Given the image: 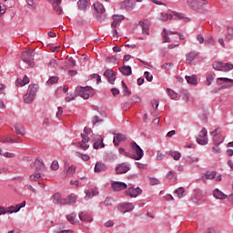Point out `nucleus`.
Returning a JSON list of instances; mask_svg holds the SVG:
<instances>
[{"instance_id":"nucleus-39","label":"nucleus","mask_w":233,"mask_h":233,"mask_svg":"<svg viewBox=\"0 0 233 233\" xmlns=\"http://www.w3.org/2000/svg\"><path fill=\"white\" fill-rule=\"evenodd\" d=\"M174 19V15H170V14H167V13H161L160 14V17L159 20L160 21H168V20H172Z\"/></svg>"},{"instance_id":"nucleus-52","label":"nucleus","mask_w":233,"mask_h":233,"mask_svg":"<svg viewBox=\"0 0 233 233\" xmlns=\"http://www.w3.org/2000/svg\"><path fill=\"white\" fill-rule=\"evenodd\" d=\"M76 157H81V159H83V161H89L90 160V156L86 155V154H81L79 152L76 153Z\"/></svg>"},{"instance_id":"nucleus-63","label":"nucleus","mask_w":233,"mask_h":233,"mask_svg":"<svg viewBox=\"0 0 233 233\" xmlns=\"http://www.w3.org/2000/svg\"><path fill=\"white\" fill-rule=\"evenodd\" d=\"M104 205L106 207H110V205H112V198H106V200L104 201Z\"/></svg>"},{"instance_id":"nucleus-2","label":"nucleus","mask_w":233,"mask_h":233,"mask_svg":"<svg viewBox=\"0 0 233 233\" xmlns=\"http://www.w3.org/2000/svg\"><path fill=\"white\" fill-rule=\"evenodd\" d=\"M76 94L83 97V99H88V97L94 96V88L91 86H80L76 89Z\"/></svg>"},{"instance_id":"nucleus-38","label":"nucleus","mask_w":233,"mask_h":233,"mask_svg":"<svg viewBox=\"0 0 233 233\" xmlns=\"http://www.w3.org/2000/svg\"><path fill=\"white\" fill-rule=\"evenodd\" d=\"M67 177H72L76 174V166L66 165Z\"/></svg>"},{"instance_id":"nucleus-7","label":"nucleus","mask_w":233,"mask_h":233,"mask_svg":"<svg viewBox=\"0 0 233 233\" xmlns=\"http://www.w3.org/2000/svg\"><path fill=\"white\" fill-rule=\"evenodd\" d=\"M187 5L191 8L198 10V8H203V6L208 5V2H207V0H187Z\"/></svg>"},{"instance_id":"nucleus-14","label":"nucleus","mask_w":233,"mask_h":233,"mask_svg":"<svg viewBox=\"0 0 233 233\" xmlns=\"http://www.w3.org/2000/svg\"><path fill=\"white\" fill-rule=\"evenodd\" d=\"M121 141H127V136L121 133L115 134L113 138V143L115 147H119V143H121Z\"/></svg>"},{"instance_id":"nucleus-8","label":"nucleus","mask_w":233,"mask_h":233,"mask_svg":"<svg viewBox=\"0 0 233 233\" xmlns=\"http://www.w3.org/2000/svg\"><path fill=\"white\" fill-rule=\"evenodd\" d=\"M207 128L203 127L202 130L198 134V137L197 138V142L198 145H208V137H207Z\"/></svg>"},{"instance_id":"nucleus-59","label":"nucleus","mask_w":233,"mask_h":233,"mask_svg":"<svg viewBox=\"0 0 233 233\" xmlns=\"http://www.w3.org/2000/svg\"><path fill=\"white\" fill-rule=\"evenodd\" d=\"M144 76H145L147 81H148V82H150V81H152V79H154V76L152 75L150 76V73L148 71H146L144 73Z\"/></svg>"},{"instance_id":"nucleus-17","label":"nucleus","mask_w":233,"mask_h":233,"mask_svg":"<svg viewBox=\"0 0 233 233\" xmlns=\"http://www.w3.org/2000/svg\"><path fill=\"white\" fill-rule=\"evenodd\" d=\"M130 170V167L127 165L126 163H122L116 167V174H127Z\"/></svg>"},{"instance_id":"nucleus-27","label":"nucleus","mask_w":233,"mask_h":233,"mask_svg":"<svg viewBox=\"0 0 233 233\" xmlns=\"http://www.w3.org/2000/svg\"><path fill=\"white\" fill-rule=\"evenodd\" d=\"M124 19H125V16H123V15H113V22L111 24V26L113 28H116L117 25H119V23H121V21H123Z\"/></svg>"},{"instance_id":"nucleus-57","label":"nucleus","mask_w":233,"mask_h":233,"mask_svg":"<svg viewBox=\"0 0 233 233\" xmlns=\"http://www.w3.org/2000/svg\"><path fill=\"white\" fill-rule=\"evenodd\" d=\"M118 152H119V154H121V156H125L126 157H132V154L126 152L125 148H123V147H120L118 149Z\"/></svg>"},{"instance_id":"nucleus-43","label":"nucleus","mask_w":233,"mask_h":233,"mask_svg":"<svg viewBox=\"0 0 233 233\" xmlns=\"http://www.w3.org/2000/svg\"><path fill=\"white\" fill-rule=\"evenodd\" d=\"M186 80L189 85H198V77L196 76H186Z\"/></svg>"},{"instance_id":"nucleus-64","label":"nucleus","mask_w":233,"mask_h":233,"mask_svg":"<svg viewBox=\"0 0 233 233\" xmlns=\"http://www.w3.org/2000/svg\"><path fill=\"white\" fill-rule=\"evenodd\" d=\"M63 116V107L58 106V111L56 112V117H61Z\"/></svg>"},{"instance_id":"nucleus-44","label":"nucleus","mask_w":233,"mask_h":233,"mask_svg":"<svg viewBox=\"0 0 233 233\" xmlns=\"http://www.w3.org/2000/svg\"><path fill=\"white\" fill-rule=\"evenodd\" d=\"M40 177H41V173H38L37 171H35V173L29 176V181H31V183H34L35 181H37V179H40Z\"/></svg>"},{"instance_id":"nucleus-48","label":"nucleus","mask_w":233,"mask_h":233,"mask_svg":"<svg viewBox=\"0 0 233 233\" xmlns=\"http://www.w3.org/2000/svg\"><path fill=\"white\" fill-rule=\"evenodd\" d=\"M228 41H232L233 39V27L228 26V34L226 35Z\"/></svg>"},{"instance_id":"nucleus-9","label":"nucleus","mask_w":233,"mask_h":233,"mask_svg":"<svg viewBox=\"0 0 233 233\" xmlns=\"http://www.w3.org/2000/svg\"><path fill=\"white\" fill-rule=\"evenodd\" d=\"M94 148L97 150L98 148H105V143H103V137L99 135H93Z\"/></svg>"},{"instance_id":"nucleus-62","label":"nucleus","mask_w":233,"mask_h":233,"mask_svg":"<svg viewBox=\"0 0 233 233\" xmlns=\"http://www.w3.org/2000/svg\"><path fill=\"white\" fill-rule=\"evenodd\" d=\"M6 13V5L5 4H0V14L3 15Z\"/></svg>"},{"instance_id":"nucleus-36","label":"nucleus","mask_w":233,"mask_h":233,"mask_svg":"<svg viewBox=\"0 0 233 233\" xmlns=\"http://www.w3.org/2000/svg\"><path fill=\"white\" fill-rule=\"evenodd\" d=\"M76 218H77V213L76 212H73L66 216V219L69 223H71V225H76V223H77Z\"/></svg>"},{"instance_id":"nucleus-55","label":"nucleus","mask_w":233,"mask_h":233,"mask_svg":"<svg viewBox=\"0 0 233 233\" xmlns=\"http://www.w3.org/2000/svg\"><path fill=\"white\" fill-rule=\"evenodd\" d=\"M167 92L171 99H177V93H176L174 90L167 88Z\"/></svg>"},{"instance_id":"nucleus-29","label":"nucleus","mask_w":233,"mask_h":233,"mask_svg":"<svg viewBox=\"0 0 233 233\" xmlns=\"http://www.w3.org/2000/svg\"><path fill=\"white\" fill-rule=\"evenodd\" d=\"M217 176L216 171H207L202 177L203 181H207V179H215Z\"/></svg>"},{"instance_id":"nucleus-61","label":"nucleus","mask_w":233,"mask_h":233,"mask_svg":"<svg viewBox=\"0 0 233 233\" xmlns=\"http://www.w3.org/2000/svg\"><path fill=\"white\" fill-rule=\"evenodd\" d=\"M163 159H165V155L161 151H157V161H161Z\"/></svg>"},{"instance_id":"nucleus-46","label":"nucleus","mask_w":233,"mask_h":233,"mask_svg":"<svg viewBox=\"0 0 233 233\" xmlns=\"http://www.w3.org/2000/svg\"><path fill=\"white\" fill-rule=\"evenodd\" d=\"M175 19L180 20V21H186V23H188V21H190L188 17H185L184 14H179V13L175 14Z\"/></svg>"},{"instance_id":"nucleus-31","label":"nucleus","mask_w":233,"mask_h":233,"mask_svg":"<svg viewBox=\"0 0 233 233\" xmlns=\"http://www.w3.org/2000/svg\"><path fill=\"white\" fill-rule=\"evenodd\" d=\"M106 170V165L102 162H96L95 165V172H105Z\"/></svg>"},{"instance_id":"nucleus-10","label":"nucleus","mask_w":233,"mask_h":233,"mask_svg":"<svg viewBox=\"0 0 233 233\" xmlns=\"http://www.w3.org/2000/svg\"><path fill=\"white\" fill-rule=\"evenodd\" d=\"M52 201L54 205H68V201L66 200V198H62L61 194L59 193H55L52 196Z\"/></svg>"},{"instance_id":"nucleus-12","label":"nucleus","mask_w":233,"mask_h":233,"mask_svg":"<svg viewBox=\"0 0 233 233\" xmlns=\"http://www.w3.org/2000/svg\"><path fill=\"white\" fill-rule=\"evenodd\" d=\"M26 202L23 201L20 204H17L15 206H11L8 208V209H5V214L6 212H9V214H14V212H19V210H21V208H23L24 207H25Z\"/></svg>"},{"instance_id":"nucleus-41","label":"nucleus","mask_w":233,"mask_h":233,"mask_svg":"<svg viewBox=\"0 0 233 233\" xmlns=\"http://www.w3.org/2000/svg\"><path fill=\"white\" fill-rule=\"evenodd\" d=\"M66 199L67 201V205H76V202L77 201V196L71 194Z\"/></svg>"},{"instance_id":"nucleus-35","label":"nucleus","mask_w":233,"mask_h":233,"mask_svg":"<svg viewBox=\"0 0 233 233\" xmlns=\"http://www.w3.org/2000/svg\"><path fill=\"white\" fill-rule=\"evenodd\" d=\"M37 85L34 84L28 86L26 94H29L30 96H34L35 97L37 94Z\"/></svg>"},{"instance_id":"nucleus-22","label":"nucleus","mask_w":233,"mask_h":233,"mask_svg":"<svg viewBox=\"0 0 233 233\" xmlns=\"http://www.w3.org/2000/svg\"><path fill=\"white\" fill-rule=\"evenodd\" d=\"M213 197L216 198V199H227V198H228L227 194L223 193V191L218 188L213 190Z\"/></svg>"},{"instance_id":"nucleus-53","label":"nucleus","mask_w":233,"mask_h":233,"mask_svg":"<svg viewBox=\"0 0 233 233\" xmlns=\"http://www.w3.org/2000/svg\"><path fill=\"white\" fill-rule=\"evenodd\" d=\"M49 68H56L57 66V60L56 58H51L47 64Z\"/></svg>"},{"instance_id":"nucleus-60","label":"nucleus","mask_w":233,"mask_h":233,"mask_svg":"<svg viewBox=\"0 0 233 233\" xmlns=\"http://www.w3.org/2000/svg\"><path fill=\"white\" fill-rule=\"evenodd\" d=\"M122 85L124 86L125 96H130L132 93L130 92V90H128V86H127V84H125V82H122Z\"/></svg>"},{"instance_id":"nucleus-30","label":"nucleus","mask_w":233,"mask_h":233,"mask_svg":"<svg viewBox=\"0 0 233 233\" xmlns=\"http://www.w3.org/2000/svg\"><path fill=\"white\" fill-rule=\"evenodd\" d=\"M121 74L123 76H131L132 75V67L130 66H123L119 68Z\"/></svg>"},{"instance_id":"nucleus-51","label":"nucleus","mask_w":233,"mask_h":233,"mask_svg":"<svg viewBox=\"0 0 233 233\" xmlns=\"http://www.w3.org/2000/svg\"><path fill=\"white\" fill-rule=\"evenodd\" d=\"M216 79V74H209L207 76V85L208 86H210L212 85V81Z\"/></svg>"},{"instance_id":"nucleus-21","label":"nucleus","mask_w":233,"mask_h":233,"mask_svg":"<svg viewBox=\"0 0 233 233\" xmlns=\"http://www.w3.org/2000/svg\"><path fill=\"white\" fill-rule=\"evenodd\" d=\"M105 77L108 79V81L113 85L114 81H116V73L110 69H107L104 73Z\"/></svg>"},{"instance_id":"nucleus-34","label":"nucleus","mask_w":233,"mask_h":233,"mask_svg":"<svg viewBox=\"0 0 233 233\" xmlns=\"http://www.w3.org/2000/svg\"><path fill=\"white\" fill-rule=\"evenodd\" d=\"M37 85L34 84L28 86L26 94H29L30 96H34L35 97L37 94Z\"/></svg>"},{"instance_id":"nucleus-18","label":"nucleus","mask_w":233,"mask_h":233,"mask_svg":"<svg viewBox=\"0 0 233 233\" xmlns=\"http://www.w3.org/2000/svg\"><path fill=\"white\" fill-rule=\"evenodd\" d=\"M211 134L213 136L214 145L218 147V145H221V143H223V138L221 137V135L218 133V129H215Z\"/></svg>"},{"instance_id":"nucleus-23","label":"nucleus","mask_w":233,"mask_h":233,"mask_svg":"<svg viewBox=\"0 0 233 233\" xmlns=\"http://www.w3.org/2000/svg\"><path fill=\"white\" fill-rule=\"evenodd\" d=\"M80 221H85L86 223H92V216L88 215L86 212H80L78 215Z\"/></svg>"},{"instance_id":"nucleus-19","label":"nucleus","mask_w":233,"mask_h":233,"mask_svg":"<svg viewBox=\"0 0 233 233\" xmlns=\"http://www.w3.org/2000/svg\"><path fill=\"white\" fill-rule=\"evenodd\" d=\"M120 8H122V10H132L134 8V2L131 0H125L120 3Z\"/></svg>"},{"instance_id":"nucleus-40","label":"nucleus","mask_w":233,"mask_h":233,"mask_svg":"<svg viewBox=\"0 0 233 233\" xmlns=\"http://www.w3.org/2000/svg\"><path fill=\"white\" fill-rule=\"evenodd\" d=\"M77 6L80 10H86L88 8V1L86 0H79L77 2Z\"/></svg>"},{"instance_id":"nucleus-50","label":"nucleus","mask_w":233,"mask_h":233,"mask_svg":"<svg viewBox=\"0 0 233 233\" xmlns=\"http://www.w3.org/2000/svg\"><path fill=\"white\" fill-rule=\"evenodd\" d=\"M57 81H59V77L57 76H51L48 80H47V85L49 86H52V85H56V83H57Z\"/></svg>"},{"instance_id":"nucleus-37","label":"nucleus","mask_w":233,"mask_h":233,"mask_svg":"<svg viewBox=\"0 0 233 233\" xmlns=\"http://www.w3.org/2000/svg\"><path fill=\"white\" fill-rule=\"evenodd\" d=\"M94 8L97 14H103L105 12V5L99 2L94 4Z\"/></svg>"},{"instance_id":"nucleus-49","label":"nucleus","mask_w":233,"mask_h":233,"mask_svg":"<svg viewBox=\"0 0 233 233\" xmlns=\"http://www.w3.org/2000/svg\"><path fill=\"white\" fill-rule=\"evenodd\" d=\"M0 142L1 143H15V141H14V138L10 137H1Z\"/></svg>"},{"instance_id":"nucleus-45","label":"nucleus","mask_w":233,"mask_h":233,"mask_svg":"<svg viewBox=\"0 0 233 233\" xmlns=\"http://www.w3.org/2000/svg\"><path fill=\"white\" fill-rule=\"evenodd\" d=\"M168 154L175 159V161H179V159H181V153L177 151H169Z\"/></svg>"},{"instance_id":"nucleus-54","label":"nucleus","mask_w":233,"mask_h":233,"mask_svg":"<svg viewBox=\"0 0 233 233\" xmlns=\"http://www.w3.org/2000/svg\"><path fill=\"white\" fill-rule=\"evenodd\" d=\"M175 193H177L178 198H185V187H178Z\"/></svg>"},{"instance_id":"nucleus-20","label":"nucleus","mask_w":233,"mask_h":233,"mask_svg":"<svg viewBox=\"0 0 233 233\" xmlns=\"http://www.w3.org/2000/svg\"><path fill=\"white\" fill-rule=\"evenodd\" d=\"M184 161H185L186 165H196V164L199 163V157L188 156V157H184Z\"/></svg>"},{"instance_id":"nucleus-16","label":"nucleus","mask_w":233,"mask_h":233,"mask_svg":"<svg viewBox=\"0 0 233 233\" xmlns=\"http://www.w3.org/2000/svg\"><path fill=\"white\" fill-rule=\"evenodd\" d=\"M82 141L77 143V145H79V147L82 148V150H88V148H90V145H88V137L82 134Z\"/></svg>"},{"instance_id":"nucleus-6","label":"nucleus","mask_w":233,"mask_h":233,"mask_svg":"<svg viewBox=\"0 0 233 233\" xmlns=\"http://www.w3.org/2000/svg\"><path fill=\"white\" fill-rule=\"evenodd\" d=\"M216 83L222 88H232L233 86V79L228 77H218Z\"/></svg>"},{"instance_id":"nucleus-32","label":"nucleus","mask_w":233,"mask_h":233,"mask_svg":"<svg viewBox=\"0 0 233 233\" xmlns=\"http://www.w3.org/2000/svg\"><path fill=\"white\" fill-rule=\"evenodd\" d=\"M15 130L16 134H18L20 136H25V127H23V124H21V123L15 124Z\"/></svg>"},{"instance_id":"nucleus-13","label":"nucleus","mask_w":233,"mask_h":233,"mask_svg":"<svg viewBox=\"0 0 233 233\" xmlns=\"http://www.w3.org/2000/svg\"><path fill=\"white\" fill-rule=\"evenodd\" d=\"M139 194H143V190L139 187H137V188L129 187L127 190V196H129L130 198H137Z\"/></svg>"},{"instance_id":"nucleus-1","label":"nucleus","mask_w":233,"mask_h":233,"mask_svg":"<svg viewBox=\"0 0 233 233\" xmlns=\"http://www.w3.org/2000/svg\"><path fill=\"white\" fill-rule=\"evenodd\" d=\"M34 57H35V53L32 49L22 52V60L29 65L31 68L35 66V63H34Z\"/></svg>"},{"instance_id":"nucleus-26","label":"nucleus","mask_w":233,"mask_h":233,"mask_svg":"<svg viewBox=\"0 0 233 233\" xmlns=\"http://www.w3.org/2000/svg\"><path fill=\"white\" fill-rule=\"evenodd\" d=\"M62 0H55L52 4L54 10L56 14L61 15L63 13V8H61Z\"/></svg>"},{"instance_id":"nucleus-47","label":"nucleus","mask_w":233,"mask_h":233,"mask_svg":"<svg viewBox=\"0 0 233 233\" xmlns=\"http://www.w3.org/2000/svg\"><path fill=\"white\" fill-rule=\"evenodd\" d=\"M66 63L70 68H74V66H76V60H74L72 56H67Z\"/></svg>"},{"instance_id":"nucleus-11","label":"nucleus","mask_w":233,"mask_h":233,"mask_svg":"<svg viewBox=\"0 0 233 233\" xmlns=\"http://www.w3.org/2000/svg\"><path fill=\"white\" fill-rule=\"evenodd\" d=\"M31 168H34V167H35V171L38 172L41 174V172H43V170H45V163H43V161L36 159L35 160L34 163H32L30 165Z\"/></svg>"},{"instance_id":"nucleus-5","label":"nucleus","mask_w":233,"mask_h":233,"mask_svg":"<svg viewBox=\"0 0 233 233\" xmlns=\"http://www.w3.org/2000/svg\"><path fill=\"white\" fill-rule=\"evenodd\" d=\"M130 147H131L132 150L136 153V155H131L130 157L132 159H136L137 161H139V159H141L143 157V156L145 155V153L143 152V149L136 142H132L130 144Z\"/></svg>"},{"instance_id":"nucleus-25","label":"nucleus","mask_w":233,"mask_h":233,"mask_svg":"<svg viewBox=\"0 0 233 233\" xmlns=\"http://www.w3.org/2000/svg\"><path fill=\"white\" fill-rule=\"evenodd\" d=\"M139 25L142 27V34H146L147 35H149L150 25H148V21H140Z\"/></svg>"},{"instance_id":"nucleus-56","label":"nucleus","mask_w":233,"mask_h":233,"mask_svg":"<svg viewBox=\"0 0 233 233\" xmlns=\"http://www.w3.org/2000/svg\"><path fill=\"white\" fill-rule=\"evenodd\" d=\"M3 1H4V5H5L6 8H12L14 6V5H15L14 0H3Z\"/></svg>"},{"instance_id":"nucleus-33","label":"nucleus","mask_w":233,"mask_h":233,"mask_svg":"<svg viewBox=\"0 0 233 233\" xmlns=\"http://www.w3.org/2000/svg\"><path fill=\"white\" fill-rule=\"evenodd\" d=\"M198 57V53L191 51L187 55V63L188 65H192V61H194Z\"/></svg>"},{"instance_id":"nucleus-28","label":"nucleus","mask_w":233,"mask_h":233,"mask_svg":"<svg viewBox=\"0 0 233 233\" xmlns=\"http://www.w3.org/2000/svg\"><path fill=\"white\" fill-rule=\"evenodd\" d=\"M30 83V78L25 76L23 78H17L16 86H25V85H28Z\"/></svg>"},{"instance_id":"nucleus-58","label":"nucleus","mask_w":233,"mask_h":233,"mask_svg":"<svg viewBox=\"0 0 233 233\" xmlns=\"http://www.w3.org/2000/svg\"><path fill=\"white\" fill-rule=\"evenodd\" d=\"M51 169L59 170V162L57 160H54L51 164Z\"/></svg>"},{"instance_id":"nucleus-3","label":"nucleus","mask_w":233,"mask_h":233,"mask_svg":"<svg viewBox=\"0 0 233 233\" xmlns=\"http://www.w3.org/2000/svg\"><path fill=\"white\" fill-rule=\"evenodd\" d=\"M161 35L164 43H174V41H177V36H174L176 35V31H168L167 28H164Z\"/></svg>"},{"instance_id":"nucleus-15","label":"nucleus","mask_w":233,"mask_h":233,"mask_svg":"<svg viewBox=\"0 0 233 233\" xmlns=\"http://www.w3.org/2000/svg\"><path fill=\"white\" fill-rule=\"evenodd\" d=\"M111 187L113 188V190H115L116 192H121V190H125V188H127V184L124 182H113L111 184Z\"/></svg>"},{"instance_id":"nucleus-24","label":"nucleus","mask_w":233,"mask_h":233,"mask_svg":"<svg viewBox=\"0 0 233 233\" xmlns=\"http://www.w3.org/2000/svg\"><path fill=\"white\" fill-rule=\"evenodd\" d=\"M120 207H121L120 211L122 212V214H126V212H130L134 210V204L132 203H125L120 205Z\"/></svg>"},{"instance_id":"nucleus-42","label":"nucleus","mask_w":233,"mask_h":233,"mask_svg":"<svg viewBox=\"0 0 233 233\" xmlns=\"http://www.w3.org/2000/svg\"><path fill=\"white\" fill-rule=\"evenodd\" d=\"M35 99V96H34V95H29L28 93H26L24 96V102L27 103V105H30V103H32Z\"/></svg>"},{"instance_id":"nucleus-4","label":"nucleus","mask_w":233,"mask_h":233,"mask_svg":"<svg viewBox=\"0 0 233 233\" xmlns=\"http://www.w3.org/2000/svg\"><path fill=\"white\" fill-rule=\"evenodd\" d=\"M213 68L220 72H230V70H233V65L230 63L214 62Z\"/></svg>"}]
</instances>
